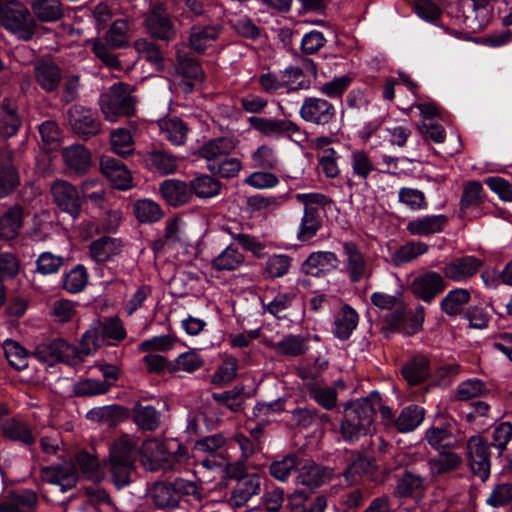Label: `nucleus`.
I'll return each instance as SVG.
<instances>
[{"label": "nucleus", "instance_id": "1", "mask_svg": "<svg viewBox=\"0 0 512 512\" xmlns=\"http://www.w3.org/2000/svg\"><path fill=\"white\" fill-rule=\"evenodd\" d=\"M375 407L370 398L348 402L343 408L340 433L344 441L355 442L372 431Z\"/></svg>", "mask_w": 512, "mask_h": 512}, {"label": "nucleus", "instance_id": "2", "mask_svg": "<svg viewBox=\"0 0 512 512\" xmlns=\"http://www.w3.org/2000/svg\"><path fill=\"white\" fill-rule=\"evenodd\" d=\"M137 441L125 434L110 446L108 466L113 483L122 488L130 483L131 473L135 468Z\"/></svg>", "mask_w": 512, "mask_h": 512}, {"label": "nucleus", "instance_id": "3", "mask_svg": "<svg viewBox=\"0 0 512 512\" xmlns=\"http://www.w3.org/2000/svg\"><path fill=\"white\" fill-rule=\"evenodd\" d=\"M295 199L304 206L297 238L308 241L313 238L322 226L320 210L330 203L329 198L322 193H298Z\"/></svg>", "mask_w": 512, "mask_h": 512}, {"label": "nucleus", "instance_id": "4", "mask_svg": "<svg viewBox=\"0 0 512 512\" xmlns=\"http://www.w3.org/2000/svg\"><path fill=\"white\" fill-rule=\"evenodd\" d=\"M136 100L130 86L122 82L112 85L101 94L99 105L108 121L115 122L120 116H130L134 113Z\"/></svg>", "mask_w": 512, "mask_h": 512}, {"label": "nucleus", "instance_id": "5", "mask_svg": "<svg viewBox=\"0 0 512 512\" xmlns=\"http://www.w3.org/2000/svg\"><path fill=\"white\" fill-rule=\"evenodd\" d=\"M0 21L8 31L24 41L32 39L36 31L35 20L20 2L5 3L0 9Z\"/></svg>", "mask_w": 512, "mask_h": 512}, {"label": "nucleus", "instance_id": "6", "mask_svg": "<svg viewBox=\"0 0 512 512\" xmlns=\"http://www.w3.org/2000/svg\"><path fill=\"white\" fill-rule=\"evenodd\" d=\"M342 247L344 255L343 272L347 275L350 282L359 283L362 280H368L373 273L368 258L352 241L344 242Z\"/></svg>", "mask_w": 512, "mask_h": 512}, {"label": "nucleus", "instance_id": "7", "mask_svg": "<svg viewBox=\"0 0 512 512\" xmlns=\"http://www.w3.org/2000/svg\"><path fill=\"white\" fill-rule=\"evenodd\" d=\"M143 25L153 38L171 41L176 38L177 29L163 4H155L145 15Z\"/></svg>", "mask_w": 512, "mask_h": 512}, {"label": "nucleus", "instance_id": "8", "mask_svg": "<svg viewBox=\"0 0 512 512\" xmlns=\"http://www.w3.org/2000/svg\"><path fill=\"white\" fill-rule=\"evenodd\" d=\"M490 445L481 436H472L467 442V457L474 475L485 481L490 474Z\"/></svg>", "mask_w": 512, "mask_h": 512}, {"label": "nucleus", "instance_id": "9", "mask_svg": "<svg viewBox=\"0 0 512 512\" xmlns=\"http://www.w3.org/2000/svg\"><path fill=\"white\" fill-rule=\"evenodd\" d=\"M300 117L315 125H327L336 117V108L320 97H306L299 110Z\"/></svg>", "mask_w": 512, "mask_h": 512}, {"label": "nucleus", "instance_id": "10", "mask_svg": "<svg viewBox=\"0 0 512 512\" xmlns=\"http://www.w3.org/2000/svg\"><path fill=\"white\" fill-rule=\"evenodd\" d=\"M141 463L146 470L155 471L168 469L170 465V452L165 443L157 438H149L140 448Z\"/></svg>", "mask_w": 512, "mask_h": 512}, {"label": "nucleus", "instance_id": "11", "mask_svg": "<svg viewBox=\"0 0 512 512\" xmlns=\"http://www.w3.org/2000/svg\"><path fill=\"white\" fill-rule=\"evenodd\" d=\"M483 266V261L466 255L447 262L442 268L443 277L456 283H465L474 277Z\"/></svg>", "mask_w": 512, "mask_h": 512}, {"label": "nucleus", "instance_id": "12", "mask_svg": "<svg viewBox=\"0 0 512 512\" xmlns=\"http://www.w3.org/2000/svg\"><path fill=\"white\" fill-rule=\"evenodd\" d=\"M73 353L74 350L70 343L56 339L50 343L39 345L34 352V357L48 366H53L57 362L71 365V361L74 359Z\"/></svg>", "mask_w": 512, "mask_h": 512}, {"label": "nucleus", "instance_id": "13", "mask_svg": "<svg viewBox=\"0 0 512 512\" xmlns=\"http://www.w3.org/2000/svg\"><path fill=\"white\" fill-rule=\"evenodd\" d=\"M100 170L114 188L119 190L132 188V174L122 161L103 155L100 158Z\"/></svg>", "mask_w": 512, "mask_h": 512}, {"label": "nucleus", "instance_id": "14", "mask_svg": "<svg viewBox=\"0 0 512 512\" xmlns=\"http://www.w3.org/2000/svg\"><path fill=\"white\" fill-rule=\"evenodd\" d=\"M51 192L58 207L68 213L73 219L80 215L81 200L77 189L64 180H56L51 186Z\"/></svg>", "mask_w": 512, "mask_h": 512}, {"label": "nucleus", "instance_id": "15", "mask_svg": "<svg viewBox=\"0 0 512 512\" xmlns=\"http://www.w3.org/2000/svg\"><path fill=\"white\" fill-rule=\"evenodd\" d=\"M445 287L444 277L435 271L416 276L410 284L412 293L428 303L443 292Z\"/></svg>", "mask_w": 512, "mask_h": 512}, {"label": "nucleus", "instance_id": "16", "mask_svg": "<svg viewBox=\"0 0 512 512\" xmlns=\"http://www.w3.org/2000/svg\"><path fill=\"white\" fill-rule=\"evenodd\" d=\"M69 122L73 131L85 139L98 134L101 129L96 113L83 106H75L70 110Z\"/></svg>", "mask_w": 512, "mask_h": 512}, {"label": "nucleus", "instance_id": "17", "mask_svg": "<svg viewBox=\"0 0 512 512\" xmlns=\"http://www.w3.org/2000/svg\"><path fill=\"white\" fill-rule=\"evenodd\" d=\"M222 33V26L217 24L194 25L190 29L189 47L197 53H205L212 48Z\"/></svg>", "mask_w": 512, "mask_h": 512}, {"label": "nucleus", "instance_id": "18", "mask_svg": "<svg viewBox=\"0 0 512 512\" xmlns=\"http://www.w3.org/2000/svg\"><path fill=\"white\" fill-rule=\"evenodd\" d=\"M142 160L146 168L160 175L173 174L178 168L177 157L158 148L144 152Z\"/></svg>", "mask_w": 512, "mask_h": 512}, {"label": "nucleus", "instance_id": "19", "mask_svg": "<svg viewBox=\"0 0 512 512\" xmlns=\"http://www.w3.org/2000/svg\"><path fill=\"white\" fill-rule=\"evenodd\" d=\"M337 255L331 251H317L311 253L302 265L306 274L312 276L325 275L338 267Z\"/></svg>", "mask_w": 512, "mask_h": 512}, {"label": "nucleus", "instance_id": "20", "mask_svg": "<svg viewBox=\"0 0 512 512\" xmlns=\"http://www.w3.org/2000/svg\"><path fill=\"white\" fill-rule=\"evenodd\" d=\"M332 476V470L314 462H306L298 468L296 481L309 489H315L327 483Z\"/></svg>", "mask_w": 512, "mask_h": 512}, {"label": "nucleus", "instance_id": "21", "mask_svg": "<svg viewBox=\"0 0 512 512\" xmlns=\"http://www.w3.org/2000/svg\"><path fill=\"white\" fill-rule=\"evenodd\" d=\"M234 150L233 141L226 137L215 138L204 143L200 148V156L206 160L207 169H215L221 161Z\"/></svg>", "mask_w": 512, "mask_h": 512}, {"label": "nucleus", "instance_id": "22", "mask_svg": "<svg viewBox=\"0 0 512 512\" xmlns=\"http://www.w3.org/2000/svg\"><path fill=\"white\" fill-rule=\"evenodd\" d=\"M447 222L448 218L443 214L427 215L409 221L406 229L414 236H428L440 233Z\"/></svg>", "mask_w": 512, "mask_h": 512}, {"label": "nucleus", "instance_id": "23", "mask_svg": "<svg viewBox=\"0 0 512 512\" xmlns=\"http://www.w3.org/2000/svg\"><path fill=\"white\" fill-rule=\"evenodd\" d=\"M261 491V480L256 474L247 475L238 480L231 493L232 505L242 507Z\"/></svg>", "mask_w": 512, "mask_h": 512}, {"label": "nucleus", "instance_id": "24", "mask_svg": "<svg viewBox=\"0 0 512 512\" xmlns=\"http://www.w3.org/2000/svg\"><path fill=\"white\" fill-rule=\"evenodd\" d=\"M159 191L165 201L174 207L184 205L191 199L189 184L178 179L163 181L160 184Z\"/></svg>", "mask_w": 512, "mask_h": 512}, {"label": "nucleus", "instance_id": "25", "mask_svg": "<svg viewBox=\"0 0 512 512\" xmlns=\"http://www.w3.org/2000/svg\"><path fill=\"white\" fill-rule=\"evenodd\" d=\"M358 321L359 316L356 310L345 304L334 318L332 332L338 339L346 340L356 329Z\"/></svg>", "mask_w": 512, "mask_h": 512}, {"label": "nucleus", "instance_id": "26", "mask_svg": "<svg viewBox=\"0 0 512 512\" xmlns=\"http://www.w3.org/2000/svg\"><path fill=\"white\" fill-rule=\"evenodd\" d=\"M36 81L47 92L57 89L61 81L60 68L52 61L40 60L34 65Z\"/></svg>", "mask_w": 512, "mask_h": 512}, {"label": "nucleus", "instance_id": "27", "mask_svg": "<svg viewBox=\"0 0 512 512\" xmlns=\"http://www.w3.org/2000/svg\"><path fill=\"white\" fill-rule=\"evenodd\" d=\"M19 174L12 162V153L7 151L0 159V198H4L19 185Z\"/></svg>", "mask_w": 512, "mask_h": 512}, {"label": "nucleus", "instance_id": "28", "mask_svg": "<svg viewBox=\"0 0 512 512\" xmlns=\"http://www.w3.org/2000/svg\"><path fill=\"white\" fill-rule=\"evenodd\" d=\"M161 135L171 144L179 146L185 143L189 129L178 117H167L158 121Z\"/></svg>", "mask_w": 512, "mask_h": 512}, {"label": "nucleus", "instance_id": "29", "mask_svg": "<svg viewBox=\"0 0 512 512\" xmlns=\"http://www.w3.org/2000/svg\"><path fill=\"white\" fill-rule=\"evenodd\" d=\"M238 369V359L231 354H223L221 362L211 375V383L217 387L230 384L237 377Z\"/></svg>", "mask_w": 512, "mask_h": 512}, {"label": "nucleus", "instance_id": "30", "mask_svg": "<svg viewBox=\"0 0 512 512\" xmlns=\"http://www.w3.org/2000/svg\"><path fill=\"white\" fill-rule=\"evenodd\" d=\"M38 502L32 490H23L0 504V512H33Z\"/></svg>", "mask_w": 512, "mask_h": 512}, {"label": "nucleus", "instance_id": "31", "mask_svg": "<svg viewBox=\"0 0 512 512\" xmlns=\"http://www.w3.org/2000/svg\"><path fill=\"white\" fill-rule=\"evenodd\" d=\"M132 419L139 429L154 431L160 426L161 414L152 405L137 403L132 408Z\"/></svg>", "mask_w": 512, "mask_h": 512}, {"label": "nucleus", "instance_id": "32", "mask_svg": "<svg viewBox=\"0 0 512 512\" xmlns=\"http://www.w3.org/2000/svg\"><path fill=\"white\" fill-rule=\"evenodd\" d=\"M190 193L202 199L213 198L220 194L222 184L211 175L198 174L189 182Z\"/></svg>", "mask_w": 512, "mask_h": 512}, {"label": "nucleus", "instance_id": "33", "mask_svg": "<svg viewBox=\"0 0 512 512\" xmlns=\"http://www.w3.org/2000/svg\"><path fill=\"white\" fill-rule=\"evenodd\" d=\"M471 300V293L466 288H455L450 290L440 302L443 313L449 316H457L464 310L466 304Z\"/></svg>", "mask_w": 512, "mask_h": 512}, {"label": "nucleus", "instance_id": "34", "mask_svg": "<svg viewBox=\"0 0 512 512\" xmlns=\"http://www.w3.org/2000/svg\"><path fill=\"white\" fill-rule=\"evenodd\" d=\"M426 485V479L419 474L405 471L396 480L394 494L399 498H407L421 492Z\"/></svg>", "mask_w": 512, "mask_h": 512}, {"label": "nucleus", "instance_id": "35", "mask_svg": "<svg viewBox=\"0 0 512 512\" xmlns=\"http://www.w3.org/2000/svg\"><path fill=\"white\" fill-rule=\"evenodd\" d=\"M66 165L77 173H84L91 165V154L82 145H72L63 149Z\"/></svg>", "mask_w": 512, "mask_h": 512}, {"label": "nucleus", "instance_id": "36", "mask_svg": "<svg viewBox=\"0 0 512 512\" xmlns=\"http://www.w3.org/2000/svg\"><path fill=\"white\" fill-rule=\"evenodd\" d=\"M483 202V185L473 180L465 184L460 201V213L463 217H470L471 210Z\"/></svg>", "mask_w": 512, "mask_h": 512}, {"label": "nucleus", "instance_id": "37", "mask_svg": "<svg viewBox=\"0 0 512 512\" xmlns=\"http://www.w3.org/2000/svg\"><path fill=\"white\" fill-rule=\"evenodd\" d=\"M120 240L112 237H102L90 244V255L96 262L108 261L111 257L121 252Z\"/></svg>", "mask_w": 512, "mask_h": 512}, {"label": "nucleus", "instance_id": "38", "mask_svg": "<svg viewBox=\"0 0 512 512\" xmlns=\"http://www.w3.org/2000/svg\"><path fill=\"white\" fill-rule=\"evenodd\" d=\"M429 374V360L423 355L413 357L402 368V375L410 385L421 383Z\"/></svg>", "mask_w": 512, "mask_h": 512}, {"label": "nucleus", "instance_id": "39", "mask_svg": "<svg viewBox=\"0 0 512 512\" xmlns=\"http://www.w3.org/2000/svg\"><path fill=\"white\" fill-rule=\"evenodd\" d=\"M424 409L418 405H409L403 408L395 419L394 424L401 433L411 432L424 420Z\"/></svg>", "mask_w": 512, "mask_h": 512}, {"label": "nucleus", "instance_id": "40", "mask_svg": "<svg viewBox=\"0 0 512 512\" xmlns=\"http://www.w3.org/2000/svg\"><path fill=\"white\" fill-rule=\"evenodd\" d=\"M87 46L90 47L95 57L105 66L111 69H120L121 63L117 55L113 52L116 48L111 47L105 38H91L87 40Z\"/></svg>", "mask_w": 512, "mask_h": 512}, {"label": "nucleus", "instance_id": "41", "mask_svg": "<svg viewBox=\"0 0 512 512\" xmlns=\"http://www.w3.org/2000/svg\"><path fill=\"white\" fill-rule=\"evenodd\" d=\"M429 246L421 241H410L400 246L391 254V261L395 266H401L426 254Z\"/></svg>", "mask_w": 512, "mask_h": 512}, {"label": "nucleus", "instance_id": "42", "mask_svg": "<svg viewBox=\"0 0 512 512\" xmlns=\"http://www.w3.org/2000/svg\"><path fill=\"white\" fill-rule=\"evenodd\" d=\"M100 346V333L97 328L87 330L81 337L79 347L72 345L74 350V359L71 361V366H75L82 362L85 357L93 354Z\"/></svg>", "mask_w": 512, "mask_h": 512}, {"label": "nucleus", "instance_id": "43", "mask_svg": "<svg viewBox=\"0 0 512 512\" xmlns=\"http://www.w3.org/2000/svg\"><path fill=\"white\" fill-rule=\"evenodd\" d=\"M22 220V208L18 206L10 208L0 218V238L6 240L14 239L20 232Z\"/></svg>", "mask_w": 512, "mask_h": 512}, {"label": "nucleus", "instance_id": "44", "mask_svg": "<svg viewBox=\"0 0 512 512\" xmlns=\"http://www.w3.org/2000/svg\"><path fill=\"white\" fill-rule=\"evenodd\" d=\"M244 259L235 246L228 245L211 261V266L217 271H234L243 264Z\"/></svg>", "mask_w": 512, "mask_h": 512}, {"label": "nucleus", "instance_id": "45", "mask_svg": "<svg viewBox=\"0 0 512 512\" xmlns=\"http://www.w3.org/2000/svg\"><path fill=\"white\" fill-rule=\"evenodd\" d=\"M349 164L353 176L361 180H367L370 174L375 170V165L370 154L364 149H354L351 151Z\"/></svg>", "mask_w": 512, "mask_h": 512}, {"label": "nucleus", "instance_id": "46", "mask_svg": "<svg viewBox=\"0 0 512 512\" xmlns=\"http://www.w3.org/2000/svg\"><path fill=\"white\" fill-rule=\"evenodd\" d=\"M204 358L195 350H190L179 354L173 362H170L169 372L193 373L203 367Z\"/></svg>", "mask_w": 512, "mask_h": 512}, {"label": "nucleus", "instance_id": "47", "mask_svg": "<svg viewBox=\"0 0 512 512\" xmlns=\"http://www.w3.org/2000/svg\"><path fill=\"white\" fill-rule=\"evenodd\" d=\"M133 213L140 223H154L164 216L160 205L146 198L134 202Z\"/></svg>", "mask_w": 512, "mask_h": 512}, {"label": "nucleus", "instance_id": "48", "mask_svg": "<svg viewBox=\"0 0 512 512\" xmlns=\"http://www.w3.org/2000/svg\"><path fill=\"white\" fill-rule=\"evenodd\" d=\"M254 168L276 170L280 165V159L276 149L268 144L260 145L251 153Z\"/></svg>", "mask_w": 512, "mask_h": 512}, {"label": "nucleus", "instance_id": "49", "mask_svg": "<svg viewBox=\"0 0 512 512\" xmlns=\"http://www.w3.org/2000/svg\"><path fill=\"white\" fill-rule=\"evenodd\" d=\"M1 430L3 435L12 441H18L24 445H32L34 443V437L24 422L8 419L2 424Z\"/></svg>", "mask_w": 512, "mask_h": 512}, {"label": "nucleus", "instance_id": "50", "mask_svg": "<svg viewBox=\"0 0 512 512\" xmlns=\"http://www.w3.org/2000/svg\"><path fill=\"white\" fill-rule=\"evenodd\" d=\"M371 302L375 307L379 309H396L397 322L400 321L404 316L405 304L402 298V294L400 292H397L393 295L384 292H374L371 295Z\"/></svg>", "mask_w": 512, "mask_h": 512}, {"label": "nucleus", "instance_id": "51", "mask_svg": "<svg viewBox=\"0 0 512 512\" xmlns=\"http://www.w3.org/2000/svg\"><path fill=\"white\" fill-rule=\"evenodd\" d=\"M31 8L42 22H55L63 15L59 0H34Z\"/></svg>", "mask_w": 512, "mask_h": 512}, {"label": "nucleus", "instance_id": "52", "mask_svg": "<svg viewBox=\"0 0 512 512\" xmlns=\"http://www.w3.org/2000/svg\"><path fill=\"white\" fill-rule=\"evenodd\" d=\"M87 417L92 421L113 426L123 419L124 409L117 405L95 407L87 413Z\"/></svg>", "mask_w": 512, "mask_h": 512}, {"label": "nucleus", "instance_id": "53", "mask_svg": "<svg viewBox=\"0 0 512 512\" xmlns=\"http://www.w3.org/2000/svg\"><path fill=\"white\" fill-rule=\"evenodd\" d=\"M110 144L114 153L126 157L134 152L132 133L125 128H117L110 134Z\"/></svg>", "mask_w": 512, "mask_h": 512}, {"label": "nucleus", "instance_id": "54", "mask_svg": "<svg viewBox=\"0 0 512 512\" xmlns=\"http://www.w3.org/2000/svg\"><path fill=\"white\" fill-rule=\"evenodd\" d=\"M275 351L280 355L299 356L304 354L307 349V341L299 335H287L274 345Z\"/></svg>", "mask_w": 512, "mask_h": 512}, {"label": "nucleus", "instance_id": "55", "mask_svg": "<svg viewBox=\"0 0 512 512\" xmlns=\"http://www.w3.org/2000/svg\"><path fill=\"white\" fill-rule=\"evenodd\" d=\"M425 439L431 447L439 451L445 448H453L457 444L452 432L446 427H430L425 433Z\"/></svg>", "mask_w": 512, "mask_h": 512}, {"label": "nucleus", "instance_id": "56", "mask_svg": "<svg viewBox=\"0 0 512 512\" xmlns=\"http://www.w3.org/2000/svg\"><path fill=\"white\" fill-rule=\"evenodd\" d=\"M129 22L126 19L115 20L105 33L106 42L113 48H124L129 43Z\"/></svg>", "mask_w": 512, "mask_h": 512}, {"label": "nucleus", "instance_id": "57", "mask_svg": "<svg viewBox=\"0 0 512 512\" xmlns=\"http://www.w3.org/2000/svg\"><path fill=\"white\" fill-rule=\"evenodd\" d=\"M153 502L160 508H175L179 503V495L174 487L167 483H157L152 491Z\"/></svg>", "mask_w": 512, "mask_h": 512}, {"label": "nucleus", "instance_id": "58", "mask_svg": "<svg viewBox=\"0 0 512 512\" xmlns=\"http://www.w3.org/2000/svg\"><path fill=\"white\" fill-rule=\"evenodd\" d=\"M272 171L265 169L254 171L244 179V183L257 190L273 189L278 186L280 179Z\"/></svg>", "mask_w": 512, "mask_h": 512}, {"label": "nucleus", "instance_id": "59", "mask_svg": "<svg viewBox=\"0 0 512 512\" xmlns=\"http://www.w3.org/2000/svg\"><path fill=\"white\" fill-rule=\"evenodd\" d=\"M64 257L45 251L39 254L35 261V273L43 276L56 274L64 265Z\"/></svg>", "mask_w": 512, "mask_h": 512}, {"label": "nucleus", "instance_id": "60", "mask_svg": "<svg viewBox=\"0 0 512 512\" xmlns=\"http://www.w3.org/2000/svg\"><path fill=\"white\" fill-rule=\"evenodd\" d=\"M461 463V458L454 452H441L437 457L429 460L430 471L433 475H440L455 470Z\"/></svg>", "mask_w": 512, "mask_h": 512}, {"label": "nucleus", "instance_id": "61", "mask_svg": "<svg viewBox=\"0 0 512 512\" xmlns=\"http://www.w3.org/2000/svg\"><path fill=\"white\" fill-rule=\"evenodd\" d=\"M4 352L9 364L16 370L28 366V352L18 342L7 339L4 341Z\"/></svg>", "mask_w": 512, "mask_h": 512}, {"label": "nucleus", "instance_id": "62", "mask_svg": "<svg viewBox=\"0 0 512 512\" xmlns=\"http://www.w3.org/2000/svg\"><path fill=\"white\" fill-rule=\"evenodd\" d=\"M280 76L283 87L287 88V93L309 88V82L304 80L303 71L299 67L289 66L280 71Z\"/></svg>", "mask_w": 512, "mask_h": 512}, {"label": "nucleus", "instance_id": "63", "mask_svg": "<svg viewBox=\"0 0 512 512\" xmlns=\"http://www.w3.org/2000/svg\"><path fill=\"white\" fill-rule=\"evenodd\" d=\"M298 466L299 461L297 456L290 454L280 460L273 461L269 466V472L274 479L280 482H286L291 472Z\"/></svg>", "mask_w": 512, "mask_h": 512}, {"label": "nucleus", "instance_id": "64", "mask_svg": "<svg viewBox=\"0 0 512 512\" xmlns=\"http://www.w3.org/2000/svg\"><path fill=\"white\" fill-rule=\"evenodd\" d=\"M79 304L69 299H59L51 306V316L56 322L66 323L73 321L78 314Z\"/></svg>", "mask_w": 512, "mask_h": 512}]
</instances>
